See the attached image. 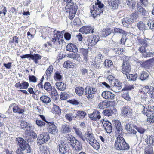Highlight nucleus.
Wrapping results in <instances>:
<instances>
[{
  "label": "nucleus",
  "mask_w": 154,
  "mask_h": 154,
  "mask_svg": "<svg viewBox=\"0 0 154 154\" xmlns=\"http://www.w3.org/2000/svg\"><path fill=\"white\" fill-rule=\"evenodd\" d=\"M95 5L91 6L90 8L91 16L93 18L103 14L104 4L101 1L97 0L95 2Z\"/></svg>",
  "instance_id": "nucleus-1"
},
{
  "label": "nucleus",
  "mask_w": 154,
  "mask_h": 154,
  "mask_svg": "<svg viewBox=\"0 0 154 154\" xmlns=\"http://www.w3.org/2000/svg\"><path fill=\"white\" fill-rule=\"evenodd\" d=\"M113 130L116 134L118 137L122 136L124 133L123 132V126L121 122L118 120H113L112 121Z\"/></svg>",
  "instance_id": "nucleus-2"
},
{
  "label": "nucleus",
  "mask_w": 154,
  "mask_h": 154,
  "mask_svg": "<svg viewBox=\"0 0 154 154\" xmlns=\"http://www.w3.org/2000/svg\"><path fill=\"white\" fill-rule=\"evenodd\" d=\"M17 145L22 150L25 151L26 153H30L32 152V149L29 144L27 143L23 138L18 137L17 138Z\"/></svg>",
  "instance_id": "nucleus-3"
},
{
  "label": "nucleus",
  "mask_w": 154,
  "mask_h": 154,
  "mask_svg": "<svg viewBox=\"0 0 154 154\" xmlns=\"http://www.w3.org/2000/svg\"><path fill=\"white\" fill-rule=\"evenodd\" d=\"M50 138L49 134L48 133H43L38 135L37 139V144L38 145H41L48 142Z\"/></svg>",
  "instance_id": "nucleus-4"
},
{
  "label": "nucleus",
  "mask_w": 154,
  "mask_h": 154,
  "mask_svg": "<svg viewBox=\"0 0 154 154\" xmlns=\"http://www.w3.org/2000/svg\"><path fill=\"white\" fill-rule=\"evenodd\" d=\"M57 147L59 152L61 154H66L69 152V146L64 142L61 141L59 142L58 143Z\"/></svg>",
  "instance_id": "nucleus-5"
},
{
  "label": "nucleus",
  "mask_w": 154,
  "mask_h": 154,
  "mask_svg": "<svg viewBox=\"0 0 154 154\" xmlns=\"http://www.w3.org/2000/svg\"><path fill=\"white\" fill-rule=\"evenodd\" d=\"M97 91V89L95 88L86 86L85 89V91L87 98L89 100L92 99L94 97V94L96 93Z\"/></svg>",
  "instance_id": "nucleus-6"
},
{
  "label": "nucleus",
  "mask_w": 154,
  "mask_h": 154,
  "mask_svg": "<svg viewBox=\"0 0 154 154\" xmlns=\"http://www.w3.org/2000/svg\"><path fill=\"white\" fill-rule=\"evenodd\" d=\"M20 127L21 129L25 130L26 134L29 133L32 128V126L30 124L23 120H21Z\"/></svg>",
  "instance_id": "nucleus-7"
},
{
  "label": "nucleus",
  "mask_w": 154,
  "mask_h": 154,
  "mask_svg": "<svg viewBox=\"0 0 154 154\" xmlns=\"http://www.w3.org/2000/svg\"><path fill=\"white\" fill-rule=\"evenodd\" d=\"M73 5H70L67 9V11L69 12V18L72 20L75 17L78 8V6L76 4H73Z\"/></svg>",
  "instance_id": "nucleus-8"
},
{
  "label": "nucleus",
  "mask_w": 154,
  "mask_h": 154,
  "mask_svg": "<svg viewBox=\"0 0 154 154\" xmlns=\"http://www.w3.org/2000/svg\"><path fill=\"white\" fill-rule=\"evenodd\" d=\"M136 42L139 45H141L145 47H147L151 43L150 39L145 38L144 39L141 38L140 36H138L137 38Z\"/></svg>",
  "instance_id": "nucleus-9"
},
{
  "label": "nucleus",
  "mask_w": 154,
  "mask_h": 154,
  "mask_svg": "<svg viewBox=\"0 0 154 154\" xmlns=\"http://www.w3.org/2000/svg\"><path fill=\"white\" fill-rule=\"evenodd\" d=\"M121 115L124 117H130L132 113V109L128 106H124L121 108Z\"/></svg>",
  "instance_id": "nucleus-10"
},
{
  "label": "nucleus",
  "mask_w": 154,
  "mask_h": 154,
  "mask_svg": "<svg viewBox=\"0 0 154 154\" xmlns=\"http://www.w3.org/2000/svg\"><path fill=\"white\" fill-rule=\"evenodd\" d=\"M47 129L48 132L53 134H55L58 131L56 126L53 122H49L46 124Z\"/></svg>",
  "instance_id": "nucleus-11"
},
{
  "label": "nucleus",
  "mask_w": 154,
  "mask_h": 154,
  "mask_svg": "<svg viewBox=\"0 0 154 154\" xmlns=\"http://www.w3.org/2000/svg\"><path fill=\"white\" fill-rule=\"evenodd\" d=\"M131 69L129 61L126 60L124 61L122 69V72L125 75L129 73L131 71Z\"/></svg>",
  "instance_id": "nucleus-12"
},
{
  "label": "nucleus",
  "mask_w": 154,
  "mask_h": 154,
  "mask_svg": "<svg viewBox=\"0 0 154 154\" xmlns=\"http://www.w3.org/2000/svg\"><path fill=\"white\" fill-rule=\"evenodd\" d=\"M104 56H102L101 54H99L95 57V63L94 65L96 67L99 68L101 66L102 63H101L103 62L104 59Z\"/></svg>",
  "instance_id": "nucleus-13"
},
{
  "label": "nucleus",
  "mask_w": 154,
  "mask_h": 154,
  "mask_svg": "<svg viewBox=\"0 0 154 154\" xmlns=\"http://www.w3.org/2000/svg\"><path fill=\"white\" fill-rule=\"evenodd\" d=\"M99 39L98 35H94L91 39H89V42L88 43V47L90 48L91 46H95L99 41Z\"/></svg>",
  "instance_id": "nucleus-14"
},
{
  "label": "nucleus",
  "mask_w": 154,
  "mask_h": 154,
  "mask_svg": "<svg viewBox=\"0 0 154 154\" xmlns=\"http://www.w3.org/2000/svg\"><path fill=\"white\" fill-rule=\"evenodd\" d=\"M103 127L107 133H110L112 130V125L111 122L108 121H104L102 122Z\"/></svg>",
  "instance_id": "nucleus-15"
},
{
  "label": "nucleus",
  "mask_w": 154,
  "mask_h": 154,
  "mask_svg": "<svg viewBox=\"0 0 154 154\" xmlns=\"http://www.w3.org/2000/svg\"><path fill=\"white\" fill-rule=\"evenodd\" d=\"M102 96L106 99L113 100L115 97L114 94L109 91H103L102 94Z\"/></svg>",
  "instance_id": "nucleus-16"
},
{
  "label": "nucleus",
  "mask_w": 154,
  "mask_h": 154,
  "mask_svg": "<svg viewBox=\"0 0 154 154\" xmlns=\"http://www.w3.org/2000/svg\"><path fill=\"white\" fill-rule=\"evenodd\" d=\"M124 138L121 136L118 137H117L115 143V147L118 150H121V148L122 147V141L123 140Z\"/></svg>",
  "instance_id": "nucleus-17"
},
{
  "label": "nucleus",
  "mask_w": 154,
  "mask_h": 154,
  "mask_svg": "<svg viewBox=\"0 0 154 154\" xmlns=\"http://www.w3.org/2000/svg\"><path fill=\"white\" fill-rule=\"evenodd\" d=\"M89 117L91 120L96 121L99 120L101 118L100 112L97 110H94L92 114L89 115Z\"/></svg>",
  "instance_id": "nucleus-18"
},
{
  "label": "nucleus",
  "mask_w": 154,
  "mask_h": 154,
  "mask_svg": "<svg viewBox=\"0 0 154 154\" xmlns=\"http://www.w3.org/2000/svg\"><path fill=\"white\" fill-rule=\"evenodd\" d=\"M120 2V0H111L108 1V4L110 6L111 8L116 10L118 8Z\"/></svg>",
  "instance_id": "nucleus-19"
},
{
  "label": "nucleus",
  "mask_w": 154,
  "mask_h": 154,
  "mask_svg": "<svg viewBox=\"0 0 154 154\" xmlns=\"http://www.w3.org/2000/svg\"><path fill=\"white\" fill-rule=\"evenodd\" d=\"M140 5L138 4L137 5V7L138 8L137 10L139 14L142 15L143 17L148 16L149 14L148 12L146 11L143 7Z\"/></svg>",
  "instance_id": "nucleus-20"
},
{
  "label": "nucleus",
  "mask_w": 154,
  "mask_h": 154,
  "mask_svg": "<svg viewBox=\"0 0 154 154\" xmlns=\"http://www.w3.org/2000/svg\"><path fill=\"white\" fill-rule=\"evenodd\" d=\"M66 50L70 52L75 53L78 51L77 48L75 44L73 43L68 44L66 47Z\"/></svg>",
  "instance_id": "nucleus-21"
},
{
  "label": "nucleus",
  "mask_w": 154,
  "mask_h": 154,
  "mask_svg": "<svg viewBox=\"0 0 154 154\" xmlns=\"http://www.w3.org/2000/svg\"><path fill=\"white\" fill-rule=\"evenodd\" d=\"M144 140L147 143V144L150 145H154V136L146 135L144 136Z\"/></svg>",
  "instance_id": "nucleus-22"
},
{
  "label": "nucleus",
  "mask_w": 154,
  "mask_h": 154,
  "mask_svg": "<svg viewBox=\"0 0 154 154\" xmlns=\"http://www.w3.org/2000/svg\"><path fill=\"white\" fill-rule=\"evenodd\" d=\"M113 32V30L110 28H107L103 29L101 35L102 37H106Z\"/></svg>",
  "instance_id": "nucleus-23"
},
{
  "label": "nucleus",
  "mask_w": 154,
  "mask_h": 154,
  "mask_svg": "<svg viewBox=\"0 0 154 154\" xmlns=\"http://www.w3.org/2000/svg\"><path fill=\"white\" fill-rule=\"evenodd\" d=\"M133 22V20L129 17L124 18L123 19L122 24L125 27H128Z\"/></svg>",
  "instance_id": "nucleus-24"
},
{
  "label": "nucleus",
  "mask_w": 154,
  "mask_h": 154,
  "mask_svg": "<svg viewBox=\"0 0 154 154\" xmlns=\"http://www.w3.org/2000/svg\"><path fill=\"white\" fill-rule=\"evenodd\" d=\"M42 57V56L39 54L34 53L31 54L30 59L33 60L36 64H37L38 63V61L40 60Z\"/></svg>",
  "instance_id": "nucleus-25"
},
{
  "label": "nucleus",
  "mask_w": 154,
  "mask_h": 154,
  "mask_svg": "<svg viewBox=\"0 0 154 154\" xmlns=\"http://www.w3.org/2000/svg\"><path fill=\"white\" fill-rule=\"evenodd\" d=\"M40 99L43 103L46 105L49 104L51 101L50 98L48 96L45 95L41 96Z\"/></svg>",
  "instance_id": "nucleus-26"
},
{
  "label": "nucleus",
  "mask_w": 154,
  "mask_h": 154,
  "mask_svg": "<svg viewBox=\"0 0 154 154\" xmlns=\"http://www.w3.org/2000/svg\"><path fill=\"white\" fill-rule=\"evenodd\" d=\"M88 49L81 48L79 49L80 52L83 56L84 60L86 62L88 61Z\"/></svg>",
  "instance_id": "nucleus-27"
},
{
  "label": "nucleus",
  "mask_w": 154,
  "mask_h": 154,
  "mask_svg": "<svg viewBox=\"0 0 154 154\" xmlns=\"http://www.w3.org/2000/svg\"><path fill=\"white\" fill-rule=\"evenodd\" d=\"M75 112L72 113H69L66 114L65 116L66 119L69 122H71L74 118H75L77 117V113H75L74 115Z\"/></svg>",
  "instance_id": "nucleus-28"
},
{
  "label": "nucleus",
  "mask_w": 154,
  "mask_h": 154,
  "mask_svg": "<svg viewBox=\"0 0 154 154\" xmlns=\"http://www.w3.org/2000/svg\"><path fill=\"white\" fill-rule=\"evenodd\" d=\"M56 88L60 91H64L66 88V85L63 82H57L55 83Z\"/></svg>",
  "instance_id": "nucleus-29"
},
{
  "label": "nucleus",
  "mask_w": 154,
  "mask_h": 154,
  "mask_svg": "<svg viewBox=\"0 0 154 154\" xmlns=\"http://www.w3.org/2000/svg\"><path fill=\"white\" fill-rule=\"evenodd\" d=\"M83 29L84 32L85 34H87L90 33L93 34L94 33V26H88L84 27Z\"/></svg>",
  "instance_id": "nucleus-30"
},
{
  "label": "nucleus",
  "mask_w": 154,
  "mask_h": 154,
  "mask_svg": "<svg viewBox=\"0 0 154 154\" xmlns=\"http://www.w3.org/2000/svg\"><path fill=\"white\" fill-rule=\"evenodd\" d=\"M72 128L74 130V131L77 136L81 139L84 142H85V138H84L83 136L82 135L80 130L75 126H73Z\"/></svg>",
  "instance_id": "nucleus-31"
},
{
  "label": "nucleus",
  "mask_w": 154,
  "mask_h": 154,
  "mask_svg": "<svg viewBox=\"0 0 154 154\" xmlns=\"http://www.w3.org/2000/svg\"><path fill=\"white\" fill-rule=\"evenodd\" d=\"M61 131L63 133H67L71 132V129L69 125L64 124L62 126Z\"/></svg>",
  "instance_id": "nucleus-32"
},
{
  "label": "nucleus",
  "mask_w": 154,
  "mask_h": 154,
  "mask_svg": "<svg viewBox=\"0 0 154 154\" xmlns=\"http://www.w3.org/2000/svg\"><path fill=\"white\" fill-rule=\"evenodd\" d=\"M110 101H102L99 104L98 106L100 109H103L108 107L110 106Z\"/></svg>",
  "instance_id": "nucleus-33"
},
{
  "label": "nucleus",
  "mask_w": 154,
  "mask_h": 154,
  "mask_svg": "<svg viewBox=\"0 0 154 154\" xmlns=\"http://www.w3.org/2000/svg\"><path fill=\"white\" fill-rule=\"evenodd\" d=\"M91 142H90L89 144L96 150H98L100 148L99 143L95 139L91 140Z\"/></svg>",
  "instance_id": "nucleus-34"
},
{
  "label": "nucleus",
  "mask_w": 154,
  "mask_h": 154,
  "mask_svg": "<svg viewBox=\"0 0 154 154\" xmlns=\"http://www.w3.org/2000/svg\"><path fill=\"white\" fill-rule=\"evenodd\" d=\"M112 33H114V35L117 34L127 35V32L122 29L117 28H115L114 29V31H113Z\"/></svg>",
  "instance_id": "nucleus-35"
},
{
  "label": "nucleus",
  "mask_w": 154,
  "mask_h": 154,
  "mask_svg": "<svg viewBox=\"0 0 154 154\" xmlns=\"http://www.w3.org/2000/svg\"><path fill=\"white\" fill-rule=\"evenodd\" d=\"M93 135V134H91V133H90L89 131H88L87 132L86 135L84 137V138H85V140H86L87 142L89 143L90 142H91V140L94 139Z\"/></svg>",
  "instance_id": "nucleus-36"
},
{
  "label": "nucleus",
  "mask_w": 154,
  "mask_h": 154,
  "mask_svg": "<svg viewBox=\"0 0 154 154\" xmlns=\"http://www.w3.org/2000/svg\"><path fill=\"white\" fill-rule=\"evenodd\" d=\"M124 85L123 88L122 90V91H131L134 88L133 85L127 84L125 81L124 82Z\"/></svg>",
  "instance_id": "nucleus-37"
},
{
  "label": "nucleus",
  "mask_w": 154,
  "mask_h": 154,
  "mask_svg": "<svg viewBox=\"0 0 154 154\" xmlns=\"http://www.w3.org/2000/svg\"><path fill=\"white\" fill-rule=\"evenodd\" d=\"M149 77L148 74L145 71H143L140 74L139 76V79L142 81L148 79Z\"/></svg>",
  "instance_id": "nucleus-38"
},
{
  "label": "nucleus",
  "mask_w": 154,
  "mask_h": 154,
  "mask_svg": "<svg viewBox=\"0 0 154 154\" xmlns=\"http://www.w3.org/2000/svg\"><path fill=\"white\" fill-rule=\"evenodd\" d=\"M122 147L121 148V150H128L129 149L130 147L129 144L126 142L124 139L122 141Z\"/></svg>",
  "instance_id": "nucleus-39"
},
{
  "label": "nucleus",
  "mask_w": 154,
  "mask_h": 154,
  "mask_svg": "<svg viewBox=\"0 0 154 154\" xmlns=\"http://www.w3.org/2000/svg\"><path fill=\"white\" fill-rule=\"evenodd\" d=\"M136 26L140 31H143L145 29H148L147 27L145 26V24L142 21H139L137 25Z\"/></svg>",
  "instance_id": "nucleus-40"
},
{
  "label": "nucleus",
  "mask_w": 154,
  "mask_h": 154,
  "mask_svg": "<svg viewBox=\"0 0 154 154\" xmlns=\"http://www.w3.org/2000/svg\"><path fill=\"white\" fill-rule=\"evenodd\" d=\"M13 110L14 112L15 113L17 112L19 114H23L24 112V109L21 108L18 106H16L13 107Z\"/></svg>",
  "instance_id": "nucleus-41"
},
{
  "label": "nucleus",
  "mask_w": 154,
  "mask_h": 154,
  "mask_svg": "<svg viewBox=\"0 0 154 154\" xmlns=\"http://www.w3.org/2000/svg\"><path fill=\"white\" fill-rule=\"evenodd\" d=\"M50 91H51V97L55 100H57L59 97L58 93L57 90L54 88H53Z\"/></svg>",
  "instance_id": "nucleus-42"
},
{
  "label": "nucleus",
  "mask_w": 154,
  "mask_h": 154,
  "mask_svg": "<svg viewBox=\"0 0 154 154\" xmlns=\"http://www.w3.org/2000/svg\"><path fill=\"white\" fill-rule=\"evenodd\" d=\"M84 89L82 87H77L75 88V92L79 96H82L84 92Z\"/></svg>",
  "instance_id": "nucleus-43"
},
{
  "label": "nucleus",
  "mask_w": 154,
  "mask_h": 154,
  "mask_svg": "<svg viewBox=\"0 0 154 154\" xmlns=\"http://www.w3.org/2000/svg\"><path fill=\"white\" fill-rule=\"evenodd\" d=\"M126 75L127 79L129 81H135L137 77V73L133 75L132 74H130L129 73L128 74H126Z\"/></svg>",
  "instance_id": "nucleus-44"
},
{
  "label": "nucleus",
  "mask_w": 154,
  "mask_h": 154,
  "mask_svg": "<svg viewBox=\"0 0 154 154\" xmlns=\"http://www.w3.org/2000/svg\"><path fill=\"white\" fill-rule=\"evenodd\" d=\"M69 139H68L70 141V145L72 147H74L75 145L77 143V141H79L71 135V136L69 138Z\"/></svg>",
  "instance_id": "nucleus-45"
},
{
  "label": "nucleus",
  "mask_w": 154,
  "mask_h": 154,
  "mask_svg": "<svg viewBox=\"0 0 154 154\" xmlns=\"http://www.w3.org/2000/svg\"><path fill=\"white\" fill-rule=\"evenodd\" d=\"M53 66L52 65H50L45 72V74H46L47 76L46 78H50L51 74L53 72Z\"/></svg>",
  "instance_id": "nucleus-46"
},
{
  "label": "nucleus",
  "mask_w": 154,
  "mask_h": 154,
  "mask_svg": "<svg viewBox=\"0 0 154 154\" xmlns=\"http://www.w3.org/2000/svg\"><path fill=\"white\" fill-rule=\"evenodd\" d=\"M54 78L55 80L60 81L62 78V75L60 72L57 71L54 74Z\"/></svg>",
  "instance_id": "nucleus-47"
},
{
  "label": "nucleus",
  "mask_w": 154,
  "mask_h": 154,
  "mask_svg": "<svg viewBox=\"0 0 154 154\" xmlns=\"http://www.w3.org/2000/svg\"><path fill=\"white\" fill-rule=\"evenodd\" d=\"M104 66L106 68H110L113 65V62L110 60H106L103 63Z\"/></svg>",
  "instance_id": "nucleus-48"
},
{
  "label": "nucleus",
  "mask_w": 154,
  "mask_h": 154,
  "mask_svg": "<svg viewBox=\"0 0 154 154\" xmlns=\"http://www.w3.org/2000/svg\"><path fill=\"white\" fill-rule=\"evenodd\" d=\"M53 109L55 114H57L59 115L61 114V110L59 106L54 104Z\"/></svg>",
  "instance_id": "nucleus-49"
},
{
  "label": "nucleus",
  "mask_w": 154,
  "mask_h": 154,
  "mask_svg": "<svg viewBox=\"0 0 154 154\" xmlns=\"http://www.w3.org/2000/svg\"><path fill=\"white\" fill-rule=\"evenodd\" d=\"M44 88L48 91H50L52 90V87L50 83L48 82H45L43 86Z\"/></svg>",
  "instance_id": "nucleus-50"
},
{
  "label": "nucleus",
  "mask_w": 154,
  "mask_h": 154,
  "mask_svg": "<svg viewBox=\"0 0 154 154\" xmlns=\"http://www.w3.org/2000/svg\"><path fill=\"white\" fill-rule=\"evenodd\" d=\"M74 63L69 60L65 61L63 64L64 68H69L72 66H74Z\"/></svg>",
  "instance_id": "nucleus-51"
},
{
  "label": "nucleus",
  "mask_w": 154,
  "mask_h": 154,
  "mask_svg": "<svg viewBox=\"0 0 154 154\" xmlns=\"http://www.w3.org/2000/svg\"><path fill=\"white\" fill-rule=\"evenodd\" d=\"M145 53V54L142 55L143 57L144 58H146L152 57L154 56V52L153 51L150 52L149 51H147V50Z\"/></svg>",
  "instance_id": "nucleus-52"
},
{
  "label": "nucleus",
  "mask_w": 154,
  "mask_h": 154,
  "mask_svg": "<svg viewBox=\"0 0 154 154\" xmlns=\"http://www.w3.org/2000/svg\"><path fill=\"white\" fill-rule=\"evenodd\" d=\"M74 147H72L75 148L76 150L79 151L81 150L82 148V145L80 142L77 141Z\"/></svg>",
  "instance_id": "nucleus-53"
},
{
  "label": "nucleus",
  "mask_w": 154,
  "mask_h": 154,
  "mask_svg": "<svg viewBox=\"0 0 154 154\" xmlns=\"http://www.w3.org/2000/svg\"><path fill=\"white\" fill-rule=\"evenodd\" d=\"M77 116L82 119L84 118L86 115V113L82 111L79 110L77 112Z\"/></svg>",
  "instance_id": "nucleus-54"
},
{
  "label": "nucleus",
  "mask_w": 154,
  "mask_h": 154,
  "mask_svg": "<svg viewBox=\"0 0 154 154\" xmlns=\"http://www.w3.org/2000/svg\"><path fill=\"white\" fill-rule=\"evenodd\" d=\"M147 109H148V112L149 115V116H151V115H153L154 114V106H147Z\"/></svg>",
  "instance_id": "nucleus-55"
},
{
  "label": "nucleus",
  "mask_w": 154,
  "mask_h": 154,
  "mask_svg": "<svg viewBox=\"0 0 154 154\" xmlns=\"http://www.w3.org/2000/svg\"><path fill=\"white\" fill-rule=\"evenodd\" d=\"M35 31L34 29H30L27 33L28 39H32L34 38V35L32 33V31Z\"/></svg>",
  "instance_id": "nucleus-56"
},
{
  "label": "nucleus",
  "mask_w": 154,
  "mask_h": 154,
  "mask_svg": "<svg viewBox=\"0 0 154 154\" xmlns=\"http://www.w3.org/2000/svg\"><path fill=\"white\" fill-rule=\"evenodd\" d=\"M35 122L37 125L40 127H43L45 124V123L44 122L38 119L36 120Z\"/></svg>",
  "instance_id": "nucleus-57"
},
{
  "label": "nucleus",
  "mask_w": 154,
  "mask_h": 154,
  "mask_svg": "<svg viewBox=\"0 0 154 154\" xmlns=\"http://www.w3.org/2000/svg\"><path fill=\"white\" fill-rule=\"evenodd\" d=\"M104 115L107 116H109L113 114V111L112 110H105L103 111Z\"/></svg>",
  "instance_id": "nucleus-58"
},
{
  "label": "nucleus",
  "mask_w": 154,
  "mask_h": 154,
  "mask_svg": "<svg viewBox=\"0 0 154 154\" xmlns=\"http://www.w3.org/2000/svg\"><path fill=\"white\" fill-rule=\"evenodd\" d=\"M7 10L6 7L3 5L0 6V14L3 13L4 15H6Z\"/></svg>",
  "instance_id": "nucleus-59"
},
{
  "label": "nucleus",
  "mask_w": 154,
  "mask_h": 154,
  "mask_svg": "<svg viewBox=\"0 0 154 154\" xmlns=\"http://www.w3.org/2000/svg\"><path fill=\"white\" fill-rule=\"evenodd\" d=\"M68 102L71 104L75 105L80 104V103L82 104L80 102L75 99L70 100H69Z\"/></svg>",
  "instance_id": "nucleus-60"
},
{
  "label": "nucleus",
  "mask_w": 154,
  "mask_h": 154,
  "mask_svg": "<svg viewBox=\"0 0 154 154\" xmlns=\"http://www.w3.org/2000/svg\"><path fill=\"white\" fill-rule=\"evenodd\" d=\"M142 108L143 109L142 111V113L143 114L146 115V116H147V117L149 116V114L148 112H148V109H147V106H143Z\"/></svg>",
  "instance_id": "nucleus-61"
},
{
  "label": "nucleus",
  "mask_w": 154,
  "mask_h": 154,
  "mask_svg": "<svg viewBox=\"0 0 154 154\" xmlns=\"http://www.w3.org/2000/svg\"><path fill=\"white\" fill-rule=\"evenodd\" d=\"M68 97V95L66 92H63L60 94V97L61 100H66L67 99Z\"/></svg>",
  "instance_id": "nucleus-62"
},
{
  "label": "nucleus",
  "mask_w": 154,
  "mask_h": 154,
  "mask_svg": "<svg viewBox=\"0 0 154 154\" xmlns=\"http://www.w3.org/2000/svg\"><path fill=\"white\" fill-rule=\"evenodd\" d=\"M140 2L141 5L145 7H147L149 4L148 0H140Z\"/></svg>",
  "instance_id": "nucleus-63"
},
{
  "label": "nucleus",
  "mask_w": 154,
  "mask_h": 154,
  "mask_svg": "<svg viewBox=\"0 0 154 154\" xmlns=\"http://www.w3.org/2000/svg\"><path fill=\"white\" fill-rule=\"evenodd\" d=\"M29 82L35 83L36 82L37 79L34 75H30L29 76Z\"/></svg>",
  "instance_id": "nucleus-64"
}]
</instances>
